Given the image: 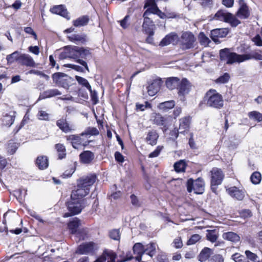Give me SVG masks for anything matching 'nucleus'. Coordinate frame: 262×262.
<instances>
[{
  "instance_id": "obj_9",
  "label": "nucleus",
  "mask_w": 262,
  "mask_h": 262,
  "mask_svg": "<svg viewBox=\"0 0 262 262\" xmlns=\"http://www.w3.org/2000/svg\"><path fill=\"white\" fill-rule=\"evenodd\" d=\"M81 136L77 135H72L66 137L67 140L70 141L73 148L78 149L80 145L84 147L88 146L90 143V141L85 140L81 138Z\"/></svg>"
},
{
  "instance_id": "obj_5",
  "label": "nucleus",
  "mask_w": 262,
  "mask_h": 262,
  "mask_svg": "<svg viewBox=\"0 0 262 262\" xmlns=\"http://www.w3.org/2000/svg\"><path fill=\"white\" fill-rule=\"evenodd\" d=\"M195 37L189 31L183 32L179 39L180 46L183 50L193 48L195 47Z\"/></svg>"
},
{
  "instance_id": "obj_23",
  "label": "nucleus",
  "mask_w": 262,
  "mask_h": 262,
  "mask_svg": "<svg viewBox=\"0 0 262 262\" xmlns=\"http://www.w3.org/2000/svg\"><path fill=\"white\" fill-rule=\"evenodd\" d=\"M144 22L142 25L143 28L147 34L154 35V32L152 27L154 26L153 21L148 17V15L144 16L143 14Z\"/></svg>"
},
{
  "instance_id": "obj_18",
  "label": "nucleus",
  "mask_w": 262,
  "mask_h": 262,
  "mask_svg": "<svg viewBox=\"0 0 262 262\" xmlns=\"http://www.w3.org/2000/svg\"><path fill=\"white\" fill-rule=\"evenodd\" d=\"M228 193L232 197L237 200L241 201L243 200L245 195V191L243 190L239 189L236 187H231L227 190Z\"/></svg>"
},
{
  "instance_id": "obj_42",
  "label": "nucleus",
  "mask_w": 262,
  "mask_h": 262,
  "mask_svg": "<svg viewBox=\"0 0 262 262\" xmlns=\"http://www.w3.org/2000/svg\"><path fill=\"white\" fill-rule=\"evenodd\" d=\"M153 117V123L159 126H164L166 120L160 114H155Z\"/></svg>"
},
{
  "instance_id": "obj_14",
  "label": "nucleus",
  "mask_w": 262,
  "mask_h": 262,
  "mask_svg": "<svg viewBox=\"0 0 262 262\" xmlns=\"http://www.w3.org/2000/svg\"><path fill=\"white\" fill-rule=\"evenodd\" d=\"M89 192L90 189L86 188L85 187L82 188L79 186V184L78 183L77 189L72 191L71 196L78 200H84L83 198L86 196Z\"/></svg>"
},
{
  "instance_id": "obj_6",
  "label": "nucleus",
  "mask_w": 262,
  "mask_h": 262,
  "mask_svg": "<svg viewBox=\"0 0 262 262\" xmlns=\"http://www.w3.org/2000/svg\"><path fill=\"white\" fill-rule=\"evenodd\" d=\"M211 173V188L212 192H215L217 186L221 184L224 175L222 170L218 168H213L210 171Z\"/></svg>"
},
{
  "instance_id": "obj_34",
  "label": "nucleus",
  "mask_w": 262,
  "mask_h": 262,
  "mask_svg": "<svg viewBox=\"0 0 262 262\" xmlns=\"http://www.w3.org/2000/svg\"><path fill=\"white\" fill-rule=\"evenodd\" d=\"M156 243L154 242H151L145 246L144 245V253L152 257L156 253Z\"/></svg>"
},
{
  "instance_id": "obj_28",
  "label": "nucleus",
  "mask_w": 262,
  "mask_h": 262,
  "mask_svg": "<svg viewBox=\"0 0 262 262\" xmlns=\"http://www.w3.org/2000/svg\"><path fill=\"white\" fill-rule=\"evenodd\" d=\"M36 164L40 169H46L49 166V161L47 156H38L36 160Z\"/></svg>"
},
{
  "instance_id": "obj_20",
  "label": "nucleus",
  "mask_w": 262,
  "mask_h": 262,
  "mask_svg": "<svg viewBox=\"0 0 262 262\" xmlns=\"http://www.w3.org/2000/svg\"><path fill=\"white\" fill-rule=\"evenodd\" d=\"M95 158V154L90 150H84L79 155L80 162L84 164H90Z\"/></svg>"
},
{
  "instance_id": "obj_33",
  "label": "nucleus",
  "mask_w": 262,
  "mask_h": 262,
  "mask_svg": "<svg viewBox=\"0 0 262 262\" xmlns=\"http://www.w3.org/2000/svg\"><path fill=\"white\" fill-rule=\"evenodd\" d=\"M89 17L88 15H83L73 21V25L76 27H80L87 25L89 22Z\"/></svg>"
},
{
  "instance_id": "obj_27",
  "label": "nucleus",
  "mask_w": 262,
  "mask_h": 262,
  "mask_svg": "<svg viewBox=\"0 0 262 262\" xmlns=\"http://www.w3.org/2000/svg\"><path fill=\"white\" fill-rule=\"evenodd\" d=\"M229 17H231V13L225 10H220L214 15V18L216 20L227 22Z\"/></svg>"
},
{
  "instance_id": "obj_31",
  "label": "nucleus",
  "mask_w": 262,
  "mask_h": 262,
  "mask_svg": "<svg viewBox=\"0 0 262 262\" xmlns=\"http://www.w3.org/2000/svg\"><path fill=\"white\" fill-rule=\"evenodd\" d=\"M80 225V220L77 217H75L68 224V228L71 233L75 234L77 232L78 228Z\"/></svg>"
},
{
  "instance_id": "obj_15",
  "label": "nucleus",
  "mask_w": 262,
  "mask_h": 262,
  "mask_svg": "<svg viewBox=\"0 0 262 262\" xmlns=\"http://www.w3.org/2000/svg\"><path fill=\"white\" fill-rule=\"evenodd\" d=\"M178 36L175 32H171L166 35L160 42L159 46L161 47L174 44L178 40Z\"/></svg>"
},
{
  "instance_id": "obj_21",
  "label": "nucleus",
  "mask_w": 262,
  "mask_h": 262,
  "mask_svg": "<svg viewBox=\"0 0 262 262\" xmlns=\"http://www.w3.org/2000/svg\"><path fill=\"white\" fill-rule=\"evenodd\" d=\"M179 124V133L180 134H184L188 132L190 128V117L186 116L180 119Z\"/></svg>"
},
{
  "instance_id": "obj_29",
  "label": "nucleus",
  "mask_w": 262,
  "mask_h": 262,
  "mask_svg": "<svg viewBox=\"0 0 262 262\" xmlns=\"http://www.w3.org/2000/svg\"><path fill=\"white\" fill-rule=\"evenodd\" d=\"M180 81V79L178 77H169L166 81V85L170 90H173L176 88L178 89Z\"/></svg>"
},
{
  "instance_id": "obj_58",
  "label": "nucleus",
  "mask_w": 262,
  "mask_h": 262,
  "mask_svg": "<svg viewBox=\"0 0 262 262\" xmlns=\"http://www.w3.org/2000/svg\"><path fill=\"white\" fill-rule=\"evenodd\" d=\"M38 118L40 120H49V115L46 112L43 111H39L37 114Z\"/></svg>"
},
{
  "instance_id": "obj_57",
  "label": "nucleus",
  "mask_w": 262,
  "mask_h": 262,
  "mask_svg": "<svg viewBox=\"0 0 262 262\" xmlns=\"http://www.w3.org/2000/svg\"><path fill=\"white\" fill-rule=\"evenodd\" d=\"M110 237L114 240L118 241L120 239V231L117 229H114L110 232Z\"/></svg>"
},
{
  "instance_id": "obj_2",
  "label": "nucleus",
  "mask_w": 262,
  "mask_h": 262,
  "mask_svg": "<svg viewBox=\"0 0 262 262\" xmlns=\"http://www.w3.org/2000/svg\"><path fill=\"white\" fill-rule=\"evenodd\" d=\"M204 102L207 107L216 110L221 109L224 106L222 95L213 89H210L206 93L204 98Z\"/></svg>"
},
{
  "instance_id": "obj_26",
  "label": "nucleus",
  "mask_w": 262,
  "mask_h": 262,
  "mask_svg": "<svg viewBox=\"0 0 262 262\" xmlns=\"http://www.w3.org/2000/svg\"><path fill=\"white\" fill-rule=\"evenodd\" d=\"M213 254V250L208 248L205 247L203 248L198 256V259L201 262H204L207 259L209 260V258L211 255Z\"/></svg>"
},
{
  "instance_id": "obj_47",
  "label": "nucleus",
  "mask_w": 262,
  "mask_h": 262,
  "mask_svg": "<svg viewBox=\"0 0 262 262\" xmlns=\"http://www.w3.org/2000/svg\"><path fill=\"white\" fill-rule=\"evenodd\" d=\"M14 121V117L9 115H6L4 116L2 119L3 124L8 126H10L13 123Z\"/></svg>"
},
{
  "instance_id": "obj_17",
  "label": "nucleus",
  "mask_w": 262,
  "mask_h": 262,
  "mask_svg": "<svg viewBox=\"0 0 262 262\" xmlns=\"http://www.w3.org/2000/svg\"><path fill=\"white\" fill-rule=\"evenodd\" d=\"M161 80L159 79H156L152 81L151 84H150L147 87V93L149 96H153L160 89L161 85Z\"/></svg>"
},
{
  "instance_id": "obj_3",
  "label": "nucleus",
  "mask_w": 262,
  "mask_h": 262,
  "mask_svg": "<svg viewBox=\"0 0 262 262\" xmlns=\"http://www.w3.org/2000/svg\"><path fill=\"white\" fill-rule=\"evenodd\" d=\"M85 200H78L71 197L70 201L66 204L68 212L64 214V217H68L80 213L84 207Z\"/></svg>"
},
{
  "instance_id": "obj_16",
  "label": "nucleus",
  "mask_w": 262,
  "mask_h": 262,
  "mask_svg": "<svg viewBox=\"0 0 262 262\" xmlns=\"http://www.w3.org/2000/svg\"><path fill=\"white\" fill-rule=\"evenodd\" d=\"M18 63L21 66H25L29 67H35V62L32 57L29 54H20L18 58Z\"/></svg>"
},
{
  "instance_id": "obj_10",
  "label": "nucleus",
  "mask_w": 262,
  "mask_h": 262,
  "mask_svg": "<svg viewBox=\"0 0 262 262\" xmlns=\"http://www.w3.org/2000/svg\"><path fill=\"white\" fill-rule=\"evenodd\" d=\"M190 83L186 78H183L178 87V94L181 100L184 101V96L188 94L190 91Z\"/></svg>"
},
{
  "instance_id": "obj_30",
  "label": "nucleus",
  "mask_w": 262,
  "mask_h": 262,
  "mask_svg": "<svg viewBox=\"0 0 262 262\" xmlns=\"http://www.w3.org/2000/svg\"><path fill=\"white\" fill-rule=\"evenodd\" d=\"M158 137L159 135L157 132L155 130H151L148 132L146 140L149 144L155 145L157 144Z\"/></svg>"
},
{
  "instance_id": "obj_64",
  "label": "nucleus",
  "mask_w": 262,
  "mask_h": 262,
  "mask_svg": "<svg viewBox=\"0 0 262 262\" xmlns=\"http://www.w3.org/2000/svg\"><path fill=\"white\" fill-rule=\"evenodd\" d=\"M162 149L163 146H158L154 151L150 153V154L148 156V157L151 158L157 157L159 155Z\"/></svg>"
},
{
  "instance_id": "obj_53",
  "label": "nucleus",
  "mask_w": 262,
  "mask_h": 262,
  "mask_svg": "<svg viewBox=\"0 0 262 262\" xmlns=\"http://www.w3.org/2000/svg\"><path fill=\"white\" fill-rule=\"evenodd\" d=\"M28 74H35L38 76H41L45 78L47 80H49L50 78L48 75H46L41 71L36 70H30L29 71H28Z\"/></svg>"
},
{
  "instance_id": "obj_39",
  "label": "nucleus",
  "mask_w": 262,
  "mask_h": 262,
  "mask_svg": "<svg viewBox=\"0 0 262 262\" xmlns=\"http://www.w3.org/2000/svg\"><path fill=\"white\" fill-rule=\"evenodd\" d=\"M57 126L63 132L68 133L70 131V128L68 122L64 119H60L56 122Z\"/></svg>"
},
{
  "instance_id": "obj_62",
  "label": "nucleus",
  "mask_w": 262,
  "mask_h": 262,
  "mask_svg": "<svg viewBox=\"0 0 262 262\" xmlns=\"http://www.w3.org/2000/svg\"><path fill=\"white\" fill-rule=\"evenodd\" d=\"M18 148L17 144L13 142V141H10L8 144L9 151L11 154H13L15 152L16 149Z\"/></svg>"
},
{
  "instance_id": "obj_52",
  "label": "nucleus",
  "mask_w": 262,
  "mask_h": 262,
  "mask_svg": "<svg viewBox=\"0 0 262 262\" xmlns=\"http://www.w3.org/2000/svg\"><path fill=\"white\" fill-rule=\"evenodd\" d=\"M227 23H229L230 25L233 27H236L241 23V21L231 13V17H229Z\"/></svg>"
},
{
  "instance_id": "obj_43",
  "label": "nucleus",
  "mask_w": 262,
  "mask_h": 262,
  "mask_svg": "<svg viewBox=\"0 0 262 262\" xmlns=\"http://www.w3.org/2000/svg\"><path fill=\"white\" fill-rule=\"evenodd\" d=\"M75 79L77 81L79 84L85 87L89 90L90 92H92L91 86L90 84L89 81L85 78L79 76H76Z\"/></svg>"
},
{
  "instance_id": "obj_45",
  "label": "nucleus",
  "mask_w": 262,
  "mask_h": 262,
  "mask_svg": "<svg viewBox=\"0 0 262 262\" xmlns=\"http://www.w3.org/2000/svg\"><path fill=\"white\" fill-rule=\"evenodd\" d=\"M207 239L212 243L215 242L217 238L216 231L215 230H207Z\"/></svg>"
},
{
  "instance_id": "obj_48",
  "label": "nucleus",
  "mask_w": 262,
  "mask_h": 262,
  "mask_svg": "<svg viewBox=\"0 0 262 262\" xmlns=\"http://www.w3.org/2000/svg\"><path fill=\"white\" fill-rule=\"evenodd\" d=\"M248 116L250 119H254L258 122L262 121V114L257 111L249 112Z\"/></svg>"
},
{
  "instance_id": "obj_24",
  "label": "nucleus",
  "mask_w": 262,
  "mask_h": 262,
  "mask_svg": "<svg viewBox=\"0 0 262 262\" xmlns=\"http://www.w3.org/2000/svg\"><path fill=\"white\" fill-rule=\"evenodd\" d=\"M133 249L134 254L137 255L135 257L136 260L140 261L144 254V245L140 243H137L134 245Z\"/></svg>"
},
{
  "instance_id": "obj_1",
  "label": "nucleus",
  "mask_w": 262,
  "mask_h": 262,
  "mask_svg": "<svg viewBox=\"0 0 262 262\" xmlns=\"http://www.w3.org/2000/svg\"><path fill=\"white\" fill-rule=\"evenodd\" d=\"M91 56V52L90 48L88 47L67 46L63 48V51L59 54V58L60 59H73L76 62L83 66L85 70L89 72L87 63L82 59H86L88 57Z\"/></svg>"
},
{
  "instance_id": "obj_44",
  "label": "nucleus",
  "mask_w": 262,
  "mask_h": 262,
  "mask_svg": "<svg viewBox=\"0 0 262 262\" xmlns=\"http://www.w3.org/2000/svg\"><path fill=\"white\" fill-rule=\"evenodd\" d=\"M20 53L18 51H15L11 54L8 55L6 57V59L8 63L11 64L14 61L19 62L18 58H19V54Z\"/></svg>"
},
{
  "instance_id": "obj_4",
  "label": "nucleus",
  "mask_w": 262,
  "mask_h": 262,
  "mask_svg": "<svg viewBox=\"0 0 262 262\" xmlns=\"http://www.w3.org/2000/svg\"><path fill=\"white\" fill-rule=\"evenodd\" d=\"M53 82L59 86L69 89L74 79L68 75L62 73H55L52 75Z\"/></svg>"
},
{
  "instance_id": "obj_7",
  "label": "nucleus",
  "mask_w": 262,
  "mask_h": 262,
  "mask_svg": "<svg viewBox=\"0 0 262 262\" xmlns=\"http://www.w3.org/2000/svg\"><path fill=\"white\" fill-rule=\"evenodd\" d=\"M96 244L93 242L83 243L79 245L75 251L78 254H93L96 248Z\"/></svg>"
},
{
  "instance_id": "obj_55",
  "label": "nucleus",
  "mask_w": 262,
  "mask_h": 262,
  "mask_svg": "<svg viewBox=\"0 0 262 262\" xmlns=\"http://www.w3.org/2000/svg\"><path fill=\"white\" fill-rule=\"evenodd\" d=\"M245 254L246 255V258H247L248 260L249 259L253 262H256V260L258 259V257L256 254L251 252L249 250H246L245 251Z\"/></svg>"
},
{
  "instance_id": "obj_11",
  "label": "nucleus",
  "mask_w": 262,
  "mask_h": 262,
  "mask_svg": "<svg viewBox=\"0 0 262 262\" xmlns=\"http://www.w3.org/2000/svg\"><path fill=\"white\" fill-rule=\"evenodd\" d=\"M96 180V175L95 174H90L86 177L80 179L78 183L81 187L90 189V187L92 186Z\"/></svg>"
},
{
  "instance_id": "obj_32",
  "label": "nucleus",
  "mask_w": 262,
  "mask_h": 262,
  "mask_svg": "<svg viewBox=\"0 0 262 262\" xmlns=\"http://www.w3.org/2000/svg\"><path fill=\"white\" fill-rule=\"evenodd\" d=\"M204 182L203 180L201 178H198L194 181V187L193 191L196 194H202L204 190Z\"/></svg>"
},
{
  "instance_id": "obj_8",
  "label": "nucleus",
  "mask_w": 262,
  "mask_h": 262,
  "mask_svg": "<svg viewBox=\"0 0 262 262\" xmlns=\"http://www.w3.org/2000/svg\"><path fill=\"white\" fill-rule=\"evenodd\" d=\"M220 57L222 61H226L227 64H231L237 62V54L231 52L228 48L220 50Z\"/></svg>"
},
{
  "instance_id": "obj_60",
  "label": "nucleus",
  "mask_w": 262,
  "mask_h": 262,
  "mask_svg": "<svg viewBox=\"0 0 262 262\" xmlns=\"http://www.w3.org/2000/svg\"><path fill=\"white\" fill-rule=\"evenodd\" d=\"M251 59L256 60H262V54L261 51H253L251 52Z\"/></svg>"
},
{
  "instance_id": "obj_46",
  "label": "nucleus",
  "mask_w": 262,
  "mask_h": 262,
  "mask_svg": "<svg viewBox=\"0 0 262 262\" xmlns=\"http://www.w3.org/2000/svg\"><path fill=\"white\" fill-rule=\"evenodd\" d=\"M251 182L255 184H259L261 180V176L260 172L258 171L254 172L250 177Z\"/></svg>"
},
{
  "instance_id": "obj_41",
  "label": "nucleus",
  "mask_w": 262,
  "mask_h": 262,
  "mask_svg": "<svg viewBox=\"0 0 262 262\" xmlns=\"http://www.w3.org/2000/svg\"><path fill=\"white\" fill-rule=\"evenodd\" d=\"M99 134L98 129L95 127H88L85 130L80 134L81 136H97Z\"/></svg>"
},
{
  "instance_id": "obj_50",
  "label": "nucleus",
  "mask_w": 262,
  "mask_h": 262,
  "mask_svg": "<svg viewBox=\"0 0 262 262\" xmlns=\"http://www.w3.org/2000/svg\"><path fill=\"white\" fill-rule=\"evenodd\" d=\"M230 78L229 74L227 73H224L223 75L220 76L215 80L217 83H226L228 82Z\"/></svg>"
},
{
  "instance_id": "obj_19",
  "label": "nucleus",
  "mask_w": 262,
  "mask_h": 262,
  "mask_svg": "<svg viewBox=\"0 0 262 262\" xmlns=\"http://www.w3.org/2000/svg\"><path fill=\"white\" fill-rule=\"evenodd\" d=\"M50 11L53 14L59 15L68 19H70L68 11L63 5L54 6L50 9Z\"/></svg>"
},
{
  "instance_id": "obj_49",
  "label": "nucleus",
  "mask_w": 262,
  "mask_h": 262,
  "mask_svg": "<svg viewBox=\"0 0 262 262\" xmlns=\"http://www.w3.org/2000/svg\"><path fill=\"white\" fill-rule=\"evenodd\" d=\"M232 259L235 262H249L246 257L238 253L233 254L232 255Z\"/></svg>"
},
{
  "instance_id": "obj_13",
  "label": "nucleus",
  "mask_w": 262,
  "mask_h": 262,
  "mask_svg": "<svg viewBox=\"0 0 262 262\" xmlns=\"http://www.w3.org/2000/svg\"><path fill=\"white\" fill-rule=\"evenodd\" d=\"M229 33V30L227 28H220L213 29L211 31L210 37L215 42L219 41V38H223L226 36Z\"/></svg>"
},
{
  "instance_id": "obj_56",
  "label": "nucleus",
  "mask_w": 262,
  "mask_h": 262,
  "mask_svg": "<svg viewBox=\"0 0 262 262\" xmlns=\"http://www.w3.org/2000/svg\"><path fill=\"white\" fill-rule=\"evenodd\" d=\"M199 39L200 43L203 45H208L210 42L209 39L207 37L204 33L201 32L199 34Z\"/></svg>"
},
{
  "instance_id": "obj_37",
  "label": "nucleus",
  "mask_w": 262,
  "mask_h": 262,
  "mask_svg": "<svg viewBox=\"0 0 262 262\" xmlns=\"http://www.w3.org/2000/svg\"><path fill=\"white\" fill-rule=\"evenodd\" d=\"M55 148L58 153V159L61 160L66 158V149L64 145L62 144L58 143L55 144Z\"/></svg>"
},
{
  "instance_id": "obj_36",
  "label": "nucleus",
  "mask_w": 262,
  "mask_h": 262,
  "mask_svg": "<svg viewBox=\"0 0 262 262\" xmlns=\"http://www.w3.org/2000/svg\"><path fill=\"white\" fill-rule=\"evenodd\" d=\"M148 6H150V7L148 8L144 12V16L149 15L151 13L156 14L158 12V10H159L157 5L155 4L154 0H151L149 2H147L146 4Z\"/></svg>"
},
{
  "instance_id": "obj_12",
  "label": "nucleus",
  "mask_w": 262,
  "mask_h": 262,
  "mask_svg": "<svg viewBox=\"0 0 262 262\" xmlns=\"http://www.w3.org/2000/svg\"><path fill=\"white\" fill-rule=\"evenodd\" d=\"M239 8L236 13V16L241 19H247L250 16L248 7L244 0H239Z\"/></svg>"
},
{
  "instance_id": "obj_54",
  "label": "nucleus",
  "mask_w": 262,
  "mask_h": 262,
  "mask_svg": "<svg viewBox=\"0 0 262 262\" xmlns=\"http://www.w3.org/2000/svg\"><path fill=\"white\" fill-rule=\"evenodd\" d=\"M201 239V236L199 234H195L192 235L187 242V245H191L195 244Z\"/></svg>"
},
{
  "instance_id": "obj_25",
  "label": "nucleus",
  "mask_w": 262,
  "mask_h": 262,
  "mask_svg": "<svg viewBox=\"0 0 262 262\" xmlns=\"http://www.w3.org/2000/svg\"><path fill=\"white\" fill-rule=\"evenodd\" d=\"M61 93L56 89L47 90L40 94L39 99H46L61 95Z\"/></svg>"
},
{
  "instance_id": "obj_35",
  "label": "nucleus",
  "mask_w": 262,
  "mask_h": 262,
  "mask_svg": "<svg viewBox=\"0 0 262 262\" xmlns=\"http://www.w3.org/2000/svg\"><path fill=\"white\" fill-rule=\"evenodd\" d=\"M223 238L233 243H237L239 241V236L233 232H228L223 234Z\"/></svg>"
},
{
  "instance_id": "obj_51",
  "label": "nucleus",
  "mask_w": 262,
  "mask_h": 262,
  "mask_svg": "<svg viewBox=\"0 0 262 262\" xmlns=\"http://www.w3.org/2000/svg\"><path fill=\"white\" fill-rule=\"evenodd\" d=\"M252 59H251V52L248 54H237V62H242L246 60H249Z\"/></svg>"
},
{
  "instance_id": "obj_63",
  "label": "nucleus",
  "mask_w": 262,
  "mask_h": 262,
  "mask_svg": "<svg viewBox=\"0 0 262 262\" xmlns=\"http://www.w3.org/2000/svg\"><path fill=\"white\" fill-rule=\"evenodd\" d=\"M172 246L177 249L181 248L183 247V242L181 237H177L175 238L172 243Z\"/></svg>"
},
{
  "instance_id": "obj_38",
  "label": "nucleus",
  "mask_w": 262,
  "mask_h": 262,
  "mask_svg": "<svg viewBox=\"0 0 262 262\" xmlns=\"http://www.w3.org/2000/svg\"><path fill=\"white\" fill-rule=\"evenodd\" d=\"M186 166L185 160H180L174 164L173 167L177 172H182L185 171Z\"/></svg>"
},
{
  "instance_id": "obj_40",
  "label": "nucleus",
  "mask_w": 262,
  "mask_h": 262,
  "mask_svg": "<svg viewBox=\"0 0 262 262\" xmlns=\"http://www.w3.org/2000/svg\"><path fill=\"white\" fill-rule=\"evenodd\" d=\"M174 105L175 102L173 100H170L160 103L159 105V108L164 111H167L172 108Z\"/></svg>"
},
{
  "instance_id": "obj_22",
  "label": "nucleus",
  "mask_w": 262,
  "mask_h": 262,
  "mask_svg": "<svg viewBox=\"0 0 262 262\" xmlns=\"http://www.w3.org/2000/svg\"><path fill=\"white\" fill-rule=\"evenodd\" d=\"M68 38L69 40L76 44H84L88 40L87 36L85 34H73L68 36Z\"/></svg>"
},
{
  "instance_id": "obj_59",
  "label": "nucleus",
  "mask_w": 262,
  "mask_h": 262,
  "mask_svg": "<svg viewBox=\"0 0 262 262\" xmlns=\"http://www.w3.org/2000/svg\"><path fill=\"white\" fill-rule=\"evenodd\" d=\"M208 262H224V258L221 254H215L209 259Z\"/></svg>"
},
{
  "instance_id": "obj_61",
  "label": "nucleus",
  "mask_w": 262,
  "mask_h": 262,
  "mask_svg": "<svg viewBox=\"0 0 262 262\" xmlns=\"http://www.w3.org/2000/svg\"><path fill=\"white\" fill-rule=\"evenodd\" d=\"M251 40L256 46L262 47V38L259 34H256Z\"/></svg>"
}]
</instances>
